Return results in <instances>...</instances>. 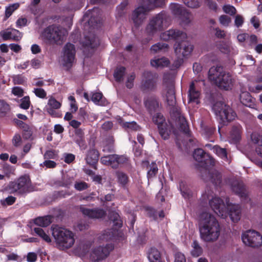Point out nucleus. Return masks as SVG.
<instances>
[{"label": "nucleus", "mask_w": 262, "mask_h": 262, "mask_svg": "<svg viewBox=\"0 0 262 262\" xmlns=\"http://www.w3.org/2000/svg\"><path fill=\"white\" fill-rule=\"evenodd\" d=\"M203 200H207L212 210L220 217L225 219L228 215L232 222H237L241 218V208L238 205L232 204L229 199L226 198L225 201L214 196L212 190L208 189L203 194Z\"/></svg>", "instance_id": "1"}, {"label": "nucleus", "mask_w": 262, "mask_h": 262, "mask_svg": "<svg viewBox=\"0 0 262 262\" xmlns=\"http://www.w3.org/2000/svg\"><path fill=\"white\" fill-rule=\"evenodd\" d=\"M199 232L201 239L205 242L212 243L218 239L221 227L214 215L207 212H204L200 215Z\"/></svg>", "instance_id": "2"}, {"label": "nucleus", "mask_w": 262, "mask_h": 262, "mask_svg": "<svg viewBox=\"0 0 262 262\" xmlns=\"http://www.w3.org/2000/svg\"><path fill=\"white\" fill-rule=\"evenodd\" d=\"M208 78L220 89L225 90H231L235 82L233 76L220 66L211 67L208 72Z\"/></svg>", "instance_id": "3"}, {"label": "nucleus", "mask_w": 262, "mask_h": 262, "mask_svg": "<svg viewBox=\"0 0 262 262\" xmlns=\"http://www.w3.org/2000/svg\"><path fill=\"white\" fill-rule=\"evenodd\" d=\"M51 229L52 235L59 249L67 250L73 246L75 238L72 231L56 225L53 226Z\"/></svg>", "instance_id": "4"}, {"label": "nucleus", "mask_w": 262, "mask_h": 262, "mask_svg": "<svg viewBox=\"0 0 262 262\" xmlns=\"http://www.w3.org/2000/svg\"><path fill=\"white\" fill-rule=\"evenodd\" d=\"M166 1L142 0V6L137 8L132 15V19L135 27H138L143 23L148 10L155 7L163 6Z\"/></svg>", "instance_id": "5"}, {"label": "nucleus", "mask_w": 262, "mask_h": 262, "mask_svg": "<svg viewBox=\"0 0 262 262\" xmlns=\"http://www.w3.org/2000/svg\"><path fill=\"white\" fill-rule=\"evenodd\" d=\"M168 17L165 13L161 12L154 16L146 27V31L149 35H154L169 25Z\"/></svg>", "instance_id": "6"}, {"label": "nucleus", "mask_w": 262, "mask_h": 262, "mask_svg": "<svg viewBox=\"0 0 262 262\" xmlns=\"http://www.w3.org/2000/svg\"><path fill=\"white\" fill-rule=\"evenodd\" d=\"M212 110L224 124L234 120L236 117V113L232 109L222 102H217L214 104Z\"/></svg>", "instance_id": "7"}, {"label": "nucleus", "mask_w": 262, "mask_h": 262, "mask_svg": "<svg viewBox=\"0 0 262 262\" xmlns=\"http://www.w3.org/2000/svg\"><path fill=\"white\" fill-rule=\"evenodd\" d=\"M67 34V31L65 29L51 26L45 30L43 36L51 42L61 44L65 40Z\"/></svg>", "instance_id": "8"}, {"label": "nucleus", "mask_w": 262, "mask_h": 262, "mask_svg": "<svg viewBox=\"0 0 262 262\" xmlns=\"http://www.w3.org/2000/svg\"><path fill=\"white\" fill-rule=\"evenodd\" d=\"M10 188L13 192L23 194L33 190L31 180L29 176H24L20 177L16 182H12Z\"/></svg>", "instance_id": "9"}, {"label": "nucleus", "mask_w": 262, "mask_h": 262, "mask_svg": "<svg viewBox=\"0 0 262 262\" xmlns=\"http://www.w3.org/2000/svg\"><path fill=\"white\" fill-rule=\"evenodd\" d=\"M152 119L155 123L158 125L161 137L164 140L167 139L173 132L171 124L169 122L168 124L165 122L163 116L160 113L156 114Z\"/></svg>", "instance_id": "10"}, {"label": "nucleus", "mask_w": 262, "mask_h": 262, "mask_svg": "<svg viewBox=\"0 0 262 262\" xmlns=\"http://www.w3.org/2000/svg\"><path fill=\"white\" fill-rule=\"evenodd\" d=\"M242 239L245 245L250 247H258L262 245V236L255 230L245 231L242 234Z\"/></svg>", "instance_id": "11"}, {"label": "nucleus", "mask_w": 262, "mask_h": 262, "mask_svg": "<svg viewBox=\"0 0 262 262\" xmlns=\"http://www.w3.org/2000/svg\"><path fill=\"white\" fill-rule=\"evenodd\" d=\"M75 49L73 44L68 43L64 47L62 64L67 70L72 68L75 62Z\"/></svg>", "instance_id": "12"}, {"label": "nucleus", "mask_w": 262, "mask_h": 262, "mask_svg": "<svg viewBox=\"0 0 262 262\" xmlns=\"http://www.w3.org/2000/svg\"><path fill=\"white\" fill-rule=\"evenodd\" d=\"M113 248V245L110 244H106L105 247L99 246L95 247L91 252L90 258L94 262L102 260L109 255Z\"/></svg>", "instance_id": "13"}, {"label": "nucleus", "mask_w": 262, "mask_h": 262, "mask_svg": "<svg viewBox=\"0 0 262 262\" xmlns=\"http://www.w3.org/2000/svg\"><path fill=\"white\" fill-rule=\"evenodd\" d=\"M170 9L172 13L179 17L182 22L187 25L191 21V15L187 10L178 4H171Z\"/></svg>", "instance_id": "14"}, {"label": "nucleus", "mask_w": 262, "mask_h": 262, "mask_svg": "<svg viewBox=\"0 0 262 262\" xmlns=\"http://www.w3.org/2000/svg\"><path fill=\"white\" fill-rule=\"evenodd\" d=\"M157 75L156 73L146 71L143 73L142 80V89L143 91H152L156 85Z\"/></svg>", "instance_id": "15"}, {"label": "nucleus", "mask_w": 262, "mask_h": 262, "mask_svg": "<svg viewBox=\"0 0 262 262\" xmlns=\"http://www.w3.org/2000/svg\"><path fill=\"white\" fill-rule=\"evenodd\" d=\"M193 49V46L187 41H182L174 45L175 53L178 56L186 57L191 54Z\"/></svg>", "instance_id": "16"}, {"label": "nucleus", "mask_w": 262, "mask_h": 262, "mask_svg": "<svg viewBox=\"0 0 262 262\" xmlns=\"http://www.w3.org/2000/svg\"><path fill=\"white\" fill-rule=\"evenodd\" d=\"M163 97L169 105L174 106L176 104L174 87L172 82L165 84Z\"/></svg>", "instance_id": "17"}, {"label": "nucleus", "mask_w": 262, "mask_h": 262, "mask_svg": "<svg viewBox=\"0 0 262 262\" xmlns=\"http://www.w3.org/2000/svg\"><path fill=\"white\" fill-rule=\"evenodd\" d=\"M193 158L199 162H204L207 166L208 165H213L215 163L214 159L210 155L206 154L201 148L196 149L194 151Z\"/></svg>", "instance_id": "18"}, {"label": "nucleus", "mask_w": 262, "mask_h": 262, "mask_svg": "<svg viewBox=\"0 0 262 262\" xmlns=\"http://www.w3.org/2000/svg\"><path fill=\"white\" fill-rule=\"evenodd\" d=\"M83 97L88 101L92 100L96 105L105 106L107 104V100L101 92H93L90 95L88 93H84Z\"/></svg>", "instance_id": "19"}, {"label": "nucleus", "mask_w": 262, "mask_h": 262, "mask_svg": "<svg viewBox=\"0 0 262 262\" xmlns=\"http://www.w3.org/2000/svg\"><path fill=\"white\" fill-rule=\"evenodd\" d=\"M80 209L84 215L91 219L101 218L105 214L104 211L101 209H90L84 206H81Z\"/></svg>", "instance_id": "20"}, {"label": "nucleus", "mask_w": 262, "mask_h": 262, "mask_svg": "<svg viewBox=\"0 0 262 262\" xmlns=\"http://www.w3.org/2000/svg\"><path fill=\"white\" fill-rule=\"evenodd\" d=\"M160 37L162 39L164 40L185 39L186 38V34L182 31L171 29L162 33L160 35Z\"/></svg>", "instance_id": "21"}, {"label": "nucleus", "mask_w": 262, "mask_h": 262, "mask_svg": "<svg viewBox=\"0 0 262 262\" xmlns=\"http://www.w3.org/2000/svg\"><path fill=\"white\" fill-rule=\"evenodd\" d=\"M242 127L241 125L233 126L228 136L229 142L232 144H236L241 139Z\"/></svg>", "instance_id": "22"}, {"label": "nucleus", "mask_w": 262, "mask_h": 262, "mask_svg": "<svg viewBox=\"0 0 262 262\" xmlns=\"http://www.w3.org/2000/svg\"><path fill=\"white\" fill-rule=\"evenodd\" d=\"M61 105V104L59 101L56 100L54 97H51L49 99L45 108L47 112L51 115L54 117H58V113L56 112L55 110L59 108Z\"/></svg>", "instance_id": "23"}, {"label": "nucleus", "mask_w": 262, "mask_h": 262, "mask_svg": "<svg viewBox=\"0 0 262 262\" xmlns=\"http://www.w3.org/2000/svg\"><path fill=\"white\" fill-rule=\"evenodd\" d=\"M198 83V81H193L192 82L189 86V104H191L192 103H195V104H198L199 103V98L200 96V92L196 89V84Z\"/></svg>", "instance_id": "24"}, {"label": "nucleus", "mask_w": 262, "mask_h": 262, "mask_svg": "<svg viewBox=\"0 0 262 262\" xmlns=\"http://www.w3.org/2000/svg\"><path fill=\"white\" fill-rule=\"evenodd\" d=\"M232 189L235 193L238 194L241 198H247V193L243 183L237 181L234 182L232 185Z\"/></svg>", "instance_id": "25"}, {"label": "nucleus", "mask_w": 262, "mask_h": 262, "mask_svg": "<svg viewBox=\"0 0 262 262\" xmlns=\"http://www.w3.org/2000/svg\"><path fill=\"white\" fill-rule=\"evenodd\" d=\"M102 164L106 165H110L113 168L117 167V162L116 161V155H111L103 156L101 158Z\"/></svg>", "instance_id": "26"}, {"label": "nucleus", "mask_w": 262, "mask_h": 262, "mask_svg": "<svg viewBox=\"0 0 262 262\" xmlns=\"http://www.w3.org/2000/svg\"><path fill=\"white\" fill-rule=\"evenodd\" d=\"M206 146L209 148L214 153L216 154L223 160L228 161L227 152L225 148H221L217 145L212 146L211 144H207Z\"/></svg>", "instance_id": "27"}, {"label": "nucleus", "mask_w": 262, "mask_h": 262, "mask_svg": "<svg viewBox=\"0 0 262 262\" xmlns=\"http://www.w3.org/2000/svg\"><path fill=\"white\" fill-rule=\"evenodd\" d=\"M169 63V60L165 57L161 58H154L150 61L152 67L155 68H163L167 67Z\"/></svg>", "instance_id": "28"}, {"label": "nucleus", "mask_w": 262, "mask_h": 262, "mask_svg": "<svg viewBox=\"0 0 262 262\" xmlns=\"http://www.w3.org/2000/svg\"><path fill=\"white\" fill-rule=\"evenodd\" d=\"M98 152L96 150H90L85 158L86 163L90 165H94L98 161Z\"/></svg>", "instance_id": "29"}, {"label": "nucleus", "mask_w": 262, "mask_h": 262, "mask_svg": "<svg viewBox=\"0 0 262 262\" xmlns=\"http://www.w3.org/2000/svg\"><path fill=\"white\" fill-rule=\"evenodd\" d=\"M208 180L215 186L220 185L221 183V174L216 170H212L209 174Z\"/></svg>", "instance_id": "30"}, {"label": "nucleus", "mask_w": 262, "mask_h": 262, "mask_svg": "<svg viewBox=\"0 0 262 262\" xmlns=\"http://www.w3.org/2000/svg\"><path fill=\"white\" fill-rule=\"evenodd\" d=\"M239 99L241 103L245 106L251 107L253 104V99L248 92L242 93Z\"/></svg>", "instance_id": "31"}, {"label": "nucleus", "mask_w": 262, "mask_h": 262, "mask_svg": "<svg viewBox=\"0 0 262 262\" xmlns=\"http://www.w3.org/2000/svg\"><path fill=\"white\" fill-rule=\"evenodd\" d=\"M148 258L150 262H161V254L156 248H152L150 249Z\"/></svg>", "instance_id": "32"}, {"label": "nucleus", "mask_w": 262, "mask_h": 262, "mask_svg": "<svg viewBox=\"0 0 262 262\" xmlns=\"http://www.w3.org/2000/svg\"><path fill=\"white\" fill-rule=\"evenodd\" d=\"M34 231L36 235L39 236L45 242L48 243L51 242V238L50 237L49 234L47 233V232L43 229L40 227L34 228Z\"/></svg>", "instance_id": "33"}, {"label": "nucleus", "mask_w": 262, "mask_h": 262, "mask_svg": "<svg viewBox=\"0 0 262 262\" xmlns=\"http://www.w3.org/2000/svg\"><path fill=\"white\" fill-rule=\"evenodd\" d=\"M34 222L37 226L47 227L51 223V217L50 216L38 217L34 220Z\"/></svg>", "instance_id": "34"}, {"label": "nucleus", "mask_w": 262, "mask_h": 262, "mask_svg": "<svg viewBox=\"0 0 262 262\" xmlns=\"http://www.w3.org/2000/svg\"><path fill=\"white\" fill-rule=\"evenodd\" d=\"M17 124L20 126L23 129V136L25 139H29L32 135V128L28 124L24 123L21 121H18Z\"/></svg>", "instance_id": "35"}, {"label": "nucleus", "mask_w": 262, "mask_h": 262, "mask_svg": "<svg viewBox=\"0 0 262 262\" xmlns=\"http://www.w3.org/2000/svg\"><path fill=\"white\" fill-rule=\"evenodd\" d=\"M191 254L193 257H197L203 253V249L196 241H194L191 245Z\"/></svg>", "instance_id": "36"}, {"label": "nucleus", "mask_w": 262, "mask_h": 262, "mask_svg": "<svg viewBox=\"0 0 262 262\" xmlns=\"http://www.w3.org/2000/svg\"><path fill=\"white\" fill-rule=\"evenodd\" d=\"M19 4L18 3L10 4L6 7L5 19L6 20L8 19L12 14V13L19 8Z\"/></svg>", "instance_id": "37"}, {"label": "nucleus", "mask_w": 262, "mask_h": 262, "mask_svg": "<svg viewBox=\"0 0 262 262\" xmlns=\"http://www.w3.org/2000/svg\"><path fill=\"white\" fill-rule=\"evenodd\" d=\"M145 105L150 111L155 110L159 106V103L155 97H151L146 99L145 101Z\"/></svg>", "instance_id": "38"}, {"label": "nucleus", "mask_w": 262, "mask_h": 262, "mask_svg": "<svg viewBox=\"0 0 262 262\" xmlns=\"http://www.w3.org/2000/svg\"><path fill=\"white\" fill-rule=\"evenodd\" d=\"M168 46L166 43H157L151 47L150 50L154 53L161 51H165L167 50Z\"/></svg>", "instance_id": "39"}, {"label": "nucleus", "mask_w": 262, "mask_h": 262, "mask_svg": "<svg viewBox=\"0 0 262 262\" xmlns=\"http://www.w3.org/2000/svg\"><path fill=\"white\" fill-rule=\"evenodd\" d=\"M121 125L128 132L136 131L140 129V127L134 122H121Z\"/></svg>", "instance_id": "40"}, {"label": "nucleus", "mask_w": 262, "mask_h": 262, "mask_svg": "<svg viewBox=\"0 0 262 262\" xmlns=\"http://www.w3.org/2000/svg\"><path fill=\"white\" fill-rule=\"evenodd\" d=\"M86 40L83 42L84 46L94 48L99 45V41L95 36H93L90 39L88 36L85 37Z\"/></svg>", "instance_id": "41"}, {"label": "nucleus", "mask_w": 262, "mask_h": 262, "mask_svg": "<svg viewBox=\"0 0 262 262\" xmlns=\"http://www.w3.org/2000/svg\"><path fill=\"white\" fill-rule=\"evenodd\" d=\"M179 189L181 192L182 196L185 198L188 199L190 196V191L186 186V183L184 182H181L179 184Z\"/></svg>", "instance_id": "42"}, {"label": "nucleus", "mask_w": 262, "mask_h": 262, "mask_svg": "<svg viewBox=\"0 0 262 262\" xmlns=\"http://www.w3.org/2000/svg\"><path fill=\"white\" fill-rule=\"evenodd\" d=\"M10 107L4 100L0 99V116H4L9 112Z\"/></svg>", "instance_id": "43"}, {"label": "nucleus", "mask_w": 262, "mask_h": 262, "mask_svg": "<svg viewBox=\"0 0 262 262\" xmlns=\"http://www.w3.org/2000/svg\"><path fill=\"white\" fill-rule=\"evenodd\" d=\"M125 69L124 67L117 68L114 74V76L117 81H121L123 80V77L125 74Z\"/></svg>", "instance_id": "44"}, {"label": "nucleus", "mask_w": 262, "mask_h": 262, "mask_svg": "<svg viewBox=\"0 0 262 262\" xmlns=\"http://www.w3.org/2000/svg\"><path fill=\"white\" fill-rule=\"evenodd\" d=\"M118 182L122 186H125L128 182V177L122 171H117L116 172Z\"/></svg>", "instance_id": "45"}, {"label": "nucleus", "mask_w": 262, "mask_h": 262, "mask_svg": "<svg viewBox=\"0 0 262 262\" xmlns=\"http://www.w3.org/2000/svg\"><path fill=\"white\" fill-rule=\"evenodd\" d=\"M110 219L113 221L114 224L116 227L119 228L121 227L122 221L118 213L113 212L110 215Z\"/></svg>", "instance_id": "46"}, {"label": "nucleus", "mask_w": 262, "mask_h": 262, "mask_svg": "<svg viewBox=\"0 0 262 262\" xmlns=\"http://www.w3.org/2000/svg\"><path fill=\"white\" fill-rule=\"evenodd\" d=\"M82 131L80 129L76 132V134L78 135V137L76 139V142L81 149H85L86 145L84 141L82 139Z\"/></svg>", "instance_id": "47"}, {"label": "nucleus", "mask_w": 262, "mask_h": 262, "mask_svg": "<svg viewBox=\"0 0 262 262\" xmlns=\"http://www.w3.org/2000/svg\"><path fill=\"white\" fill-rule=\"evenodd\" d=\"M179 123L180 124V129L184 132L185 133L187 132V123L184 117L181 115H180L179 117Z\"/></svg>", "instance_id": "48"}, {"label": "nucleus", "mask_w": 262, "mask_h": 262, "mask_svg": "<svg viewBox=\"0 0 262 262\" xmlns=\"http://www.w3.org/2000/svg\"><path fill=\"white\" fill-rule=\"evenodd\" d=\"M201 0H183L184 3L188 7L195 8L200 7Z\"/></svg>", "instance_id": "49"}, {"label": "nucleus", "mask_w": 262, "mask_h": 262, "mask_svg": "<svg viewBox=\"0 0 262 262\" xmlns=\"http://www.w3.org/2000/svg\"><path fill=\"white\" fill-rule=\"evenodd\" d=\"M252 142L257 145L262 144V136L257 133H253L251 135Z\"/></svg>", "instance_id": "50"}, {"label": "nucleus", "mask_w": 262, "mask_h": 262, "mask_svg": "<svg viewBox=\"0 0 262 262\" xmlns=\"http://www.w3.org/2000/svg\"><path fill=\"white\" fill-rule=\"evenodd\" d=\"M20 107L25 110L29 108L30 105V98L29 96H25L20 100Z\"/></svg>", "instance_id": "51"}, {"label": "nucleus", "mask_w": 262, "mask_h": 262, "mask_svg": "<svg viewBox=\"0 0 262 262\" xmlns=\"http://www.w3.org/2000/svg\"><path fill=\"white\" fill-rule=\"evenodd\" d=\"M113 236V233L111 230H107L105 231L101 235L99 236V239L102 241H107L110 239Z\"/></svg>", "instance_id": "52"}, {"label": "nucleus", "mask_w": 262, "mask_h": 262, "mask_svg": "<svg viewBox=\"0 0 262 262\" xmlns=\"http://www.w3.org/2000/svg\"><path fill=\"white\" fill-rule=\"evenodd\" d=\"M135 77V74L134 73H132L127 75L126 81V86L127 88L130 89L133 86Z\"/></svg>", "instance_id": "53"}, {"label": "nucleus", "mask_w": 262, "mask_h": 262, "mask_svg": "<svg viewBox=\"0 0 262 262\" xmlns=\"http://www.w3.org/2000/svg\"><path fill=\"white\" fill-rule=\"evenodd\" d=\"M22 37L21 33L17 30L11 29V39L18 41Z\"/></svg>", "instance_id": "54"}, {"label": "nucleus", "mask_w": 262, "mask_h": 262, "mask_svg": "<svg viewBox=\"0 0 262 262\" xmlns=\"http://www.w3.org/2000/svg\"><path fill=\"white\" fill-rule=\"evenodd\" d=\"M15 197L9 196L5 199L1 200V203L3 206H9L12 205L15 202Z\"/></svg>", "instance_id": "55"}, {"label": "nucleus", "mask_w": 262, "mask_h": 262, "mask_svg": "<svg viewBox=\"0 0 262 262\" xmlns=\"http://www.w3.org/2000/svg\"><path fill=\"white\" fill-rule=\"evenodd\" d=\"M33 92L35 95L40 98H45L47 96L46 91L41 88H35L34 89Z\"/></svg>", "instance_id": "56"}, {"label": "nucleus", "mask_w": 262, "mask_h": 262, "mask_svg": "<svg viewBox=\"0 0 262 262\" xmlns=\"http://www.w3.org/2000/svg\"><path fill=\"white\" fill-rule=\"evenodd\" d=\"M75 188L78 191H82L88 187V184L84 182H76L74 185Z\"/></svg>", "instance_id": "57"}, {"label": "nucleus", "mask_w": 262, "mask_h": 262, "mask_svg": "<svg viewBox=\"0 0 262 262\" xmlns=\"http://www.w3.org/2000/svg\"><path fill=\"white\" fill-rule=\"evenodd\" d=\"M13 81L15 84H23L26 82V79L21 75H15L13 77Z\"/></svg>", "instance_id": "58"}, {"label": "nucleus", "mask_w": 262, "mask_h": 262, "mask_svg": "<svg viewBox=\"0 0 262 262\" xmlns=\"http://www.w3.org/2000/svg\"><path fill=\"white\" fill-rule=\"evenodd\" d=\"M12 93L18 97L24 95V90L19 86H14L12 89Z\"/></svg>", "instance_id": "59"}, {"label": "nucleus", "mask_w": 262, "mask_h": 262, "mask_svg": "<svg viewBox=\"0 0 262 262\" xmlns=\"http://www.w3.org/2000/svg\"><path fill=\"white\" fill-rule=\"evenodd\" d=\"M12 144L15 147L20 146L22 143L21 136L19 134H15L12 139Z\"/></svg>", "instance_id": "60"}, {"label": "nucleus", "mask_w": 262, "mask_h": 262, "mask_svg": "<svg viewBox=\"0 0 262 262\" xmlns=\"http://www.w3.org/2000/svg\"><path fill=\"white\" fill-rule=\"evenodd\" d=\"M11 29H8L0 32V35L4 40L11 39Z\"/></svg>", "instance_id": "61"}, {"label": "nucleus", "mask_w": 262, "mask_h": 262, "mask_svg": "<svg viewBox=\"0 0 262 262\" xmlns=\"http://www.w3.org/2000/svg\"><path fill=\"white\" fill-rule=\"evenodd\" d=\"M223 9L225 13L229 14L230 15H233L236 13L235 8L231 5H225L223 7Z\"/></svg>", "instance_id": "62"}, {"label": "nucleus", "mask_w": 262, "mask_h": 262, "mask_svg": "<svg viewBox=\"0 0 262 262\" xmlns=\"http://www.w3.org/2000/svg\"><path fill=\"white\" fill-rule=\"evenodd\" d=\"M74 180V178L73 176H64L63 179V184L66 187H69L73 183Z\"/></svg>", "instance_id": "63"}, {"label": "nucleus", "mask_w": 262, "mask_h": 262, "mask_svg": "<svg viewBox=\"0 0 262 262\" xmlns=\"http://www.w3.org/2000/svg\"><path fill=\"white\" fill-rule=\"evenodd\" d=\"M174 262H186V258L184 254L180 252L176 253Z\"/></svg>", "instance_id": "64"}]
</instances>
